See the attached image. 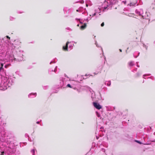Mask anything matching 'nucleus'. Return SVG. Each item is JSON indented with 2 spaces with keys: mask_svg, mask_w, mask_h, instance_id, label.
Listing matches in <instances>:
<instances>
[{
  "mask_svg": "<svg viewBox=\"0 0 155 155\" xmlns=\"http://www.w3.org/2000/svg\"><path fill=\"white\" fill-rule=\"evenodd\" d=\"M103 4L102 5V7H99L95 9V13L94 14H92V16H98L97 15L100 13L101 11H102L103 9V11L105 9H108V8H107V7L105 5H104V6H103Z\"/></svg>",
  "mask_w": 155,
  "mask_h": 155,
  "instance_id": "1",
  "label": "nucleus"
},
{
  "mask_svg": "<svg viewBox=\"0 0 155 155\" xmlns=\"http://www.w3.org/2000/svg\"><path fill=\"white\" fill-rule=\"evenodd\" d=\"M117 2L116 0H109L108 1H105L103 3V6L105 5L107 8L109 6L115 4Z\"/></svg>",
  "mask_w": 155,
  "mask_h": 155,
  "instance_id": "2",
  "label": "nucleus"
},
{
  "mask_svg": "<svg viewBox=\"0 0 155 155\" xmlns=\"http://www.w3.org/2000/svg\"><path fill=\"white\" fill-rule=\"evenodd\" d=\"M136 13L140 15H142L143 14V11L142 9H136L135 10Z\"/></svg>",
  "mask_w": 155,
  "mask_h": 155,
  "instance_id": "3",
  "label": "nucleus"
},
{
  "mask_svg": "<svg viewBox=\"0 0 155 155\" xmlns=\"http://www.w3.org/2000/svg\"><path fill=\"white\" fill-rule=\"evenodd\" d=\"M93 104L95 107L98 110H100L102 108L101 106L97 102H94Z\"/></svg>",
  "mask_w": 155,
  "mask_h": 155,
  "instance_id": "4",
  "label": "nucleus"
},
{
  "mask_svg": "<svg viewBox=\"0 0 155 155\" xmlns=\"http://www.w3.org/2000/svg\"><path fill=\"white\" fill-rule=\"evenodd\" d=\"M150 14L148 12H146L145 14L144 15H142V17L144 19H148L149 18V15Z\"/></svg>",
  "mask_w": 155,
  "mask_h": 155,
  "instance_id": "5",
  "label": "nucleus"
},
{
  "mask_svg": "<svg viewBox=\"0 0 155 155\" xmlns=\"http://www.w3.org/2000/svg\"><path fill=\"white\" fill-rule=\"evenodd\" d=\"M79 21H80V22L81 24H78L77 25V26H79V25H80V28H86V24L84 23V24L82 25L81 23V22L80 21V19H79Z\"/></svg>",
  "mask_w": 155,
  "mask_h": 155,
  "instance_id": "6",
  "label": "nucleus"
},
{
  "mask_svg": "<svg viewBox=\"0 0 155 155\" xmlns=\"http://www.w3.org/2000/svg\"><path fill=\"white\" fill-rule=\"evenodd\" d=\"M69 42L68 41L66 43V45L65 46H64L63 47V49L64 51H68V44L69 43Z\"/></svg>",
  "mask_w": 155,
  "mask_h": 155,
  "instance_id": "7",
  "label": "nucleus"
},
{
  "mask_svg": "<svg viewBox=\"0 0 155 155\" xmlns=\"http://www.w3.org/2000/svg\"><path fill=\"white\" fill-rule=\"evenodd\" d=\"M137 3V1L136 0H134L133 2H130V4H129V5H130V6H134Z\"/></svg>",
  "mask_w": 155,
  "mask_h": 155,
  "instance_id": "8",
  "label": "nucleus"
},
{
  "mask_svg": "<svg viewBox=\"0 0 155 155\" xmlns=\"http://www.w3.org/2000/svg\"><path fill=\"white\" fill-rule=\"evenodd\" d=\"M68 9V13L71 12H72V8H70V9H68V8L67 7H64V11L65 12H67V11Z\"/></svg>",
  "mask_w": 155,
  "mask_h": 155,
  "instance_id": "9",
  "label": "nucleus"
},
{
  "mask_svg": "<svg viewBox=\"0 0 155 155\" xmlns=\"http://www.w3.org/2000/svg\"><path fill=\"white\" fill-rule=\"evenodd\" d=\"M85 10L83 8L80 7L78 9L76 10L77 12H83V11Z\"/></svg>",
  "mask_w": 155,
  "mask_h": 155,
  "instance_id": "10",
  "label": "nucleus"
},
{
  "mask_svg": "<svg viewBox=\"0 0 155 155\" xmlns=\"http://www.w3.org/2000/svg\"><path fill=\"white\" fill-rule=\"evenodd\" d=\"M92 4L90 2V1H88L86 2V6L87 7L88 5L91 6V5Z\"/></svg>",
  "mask_w": 155,
  "mask_h": 155,
  "instance_id": "11",
  "label": "nucleus"
},
{
  "mask_svg": "<svg viewBox=\"0 0 155 155\" xmlns=\"http://www.w3.org/2000/svg\"><path fill=\"white\" fill-rule=\"evenodd\" d=\"M151 7L153 8V9H154L155 10V0L154 1V2L152 3Z\"/></svg>",
  "mask_w": 155,
  "mask_h": 155,
  "instance_id": "12",
  "label": "nucleus"
},
{
  "mask_svg": "<svg viewBox=\"0 0 155 155\" xmlns=\"http://www.w3.org/2000/svg\"><path fill=\"white\" fill-rule=\"evenodd\" d=\"M128 64L130 66H132L134 65V62L132 61L129 62Z\"/></svg>",
  "mask_w": 155,
  "mask_h": 155,
  "instance_id": "13",
  "label": "nucleus"
},
{
  "mask_svg": "<svg viewBox=\"0 0 155 155\" xmlns=\"http://www.w3.org/2000/svg\"><path fill=\"white\" fill-rule=\"evenodd\" d=\"M67 87H70V88H71V85L70 84H68L67 85Z\"/></svg>",
  "mask_w": 155,
  "mask_h": 155,
  "instance_id": "14",
  "label": "nucleus"
},
{
  "mask_svg": "<svg viewBox=\"0 0 155 155\" xmlns=\"http://www.w3.org/2000/svg\"><path fill=\"white\" fill-rule=\"evenodd\" d=\"M10 20H13L14 19V18L12 17H10Z\"/></svg>",
  "mask_w": 155,
  "mask_h": 155,
  "instance_id": "15",
  "label": "nucleus"
},
{
  "mask_svg": "<svg viewBox=\"0 0 155 155\" xmlns=\"http://www.w3.org/2000/svg\"><path fill=\"white\" fill-rule=\"evenodd\" d=\"M135 141L136 142L138 143H140V144H141V142L140 141H139L138 140H136Z\"/></svg>",
  "mask_w": 155,
  "mask_h": 155,
  "instance_id": "16",
  "label": "nucleus"
},
{
  "mask_svg": "<svg viewBox=\"0 0 155 155\" xmlns=\"http://www.w3.org/2000/svg\"><path fill=\"white\" fill-rule=\"evenodd\" d=\"M91 19V18H87L86 20L87 21H88V20H90V19Z\"/></svg>",
  "mask_w": 155,
  "mask_h": 155,
  "instance_id": "17",
  "label": "nucleus"
},
{
  "mask_svg": "<svg viewBox=\"0 0 155 155\" xmlns=\"http://www.w3.org/2000/svg\"><path fill=\"white\" fill-rule=\"evenodd\" d=\"M104 22H103L101 25V26H104Z\"/></svg>",
  "mask_w": 155,
  "mask_h": 155,
  "instance_id": "18",
  "label": "nucleus"
},
{
  "mask_svg": "<svg viewBox=\"0 0 155 155\" xmlns=\"http://www.w3.org/2000/svg\"><path fill=\"white\" fill-rule=\"evenodd\" d=\"M6 37L9 40L10 39V38L8 36H6Z\"/></svg>",
  "mask_w": 155,
  "mask_h": 155,
  "instance_id": "19",
  "label": "nucleus"
},
{
  "mask_svg": "<svg viewBox=\"0 0 155 155\" xmlns=\"http://www.w3.org/2000/svg\"><path fill=\"white\" fill-rule=\"evenodd\" d=\"M4 151L2 152H1V155H3L4 154Z\"/></svg>",
  "mask_w": 155,
  "mask_h": 155,
  "instance_id": "20",
  "label": "nucleus"
},
{
  "mask_svg": "<svg viewBox=\"0 0 155 155\" xmlns=\"http://www.w3.org/2000/svg\"><path fill=\"white\" fill-rule=\"evenodd\" d=\"M1 67H3V64L2 63L1 64Z\"/></svg>",
  "mask_w": 155,
  "mask_h": 155,
  "instance_id": "21",
  "label": "nucleus"
},
{
  "mask_svg": "<svg viewBox=\"0 0 155 155\" xmlns=\"http://www.w3.org/2000/svg\"><path fill=\"white\" fill-rule=\"evenodd\" d=\"M36 123H37V124H39V121H38V122H36Z\"/></svg>",
  "mask_w": 155,
  "mask_h": 155,
  "instance_id": "22",
  "label": "nucleus"
},
{
  "mask_svg": "<svg viewBox=\"0 0 155 155\" xmlns=\"http://www.w3.org/2000/svg\"><path fill=\"white\" fill-rule=\"evenodd\" d=\"M119 50L120 52H122V50L121 49H120Z\"/></svg>",
  "mask_w": 155,
  "mask_h": 155,
  "instance_id": "23",
  "label": "nucleus"
},
{
  "mask_svg": "<svg viewBox=\"0 0 155 155\" xmlns=\"http://www.w3.org/2000/svg\"><path fill=\"white\" fill-rule=\"evenodd\" d=\"M101 15V14H99V15Z\"/></svg>",
  "mask_w": 155,
  "mask_h": 155,
  "instance_id": "24",
  "label": "nucleus"
},
{
  "mask_svg": "<svg viewBox=\"0 0 155 155\" xmlns=\"http://www.w3.org/2000/svg\"><path fill=\"white\" fill-rule=\"evenodd\" d=\"M22 13V12H20V13Z\"/></svg>",
  "mask_w": 155,
  "mask_h": 155,
  "instance_id": "25",
  "label": "nucleus"
}]
</instances>
